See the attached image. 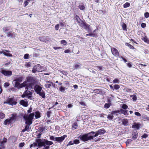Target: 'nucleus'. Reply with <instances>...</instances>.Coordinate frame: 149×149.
<instances>
[{
  "mask_svg": "<svg viewBox=\"0 0 149 149\" xmlns=\"http://www.w3.org/2000/svg\"><path fill=\"white\" fill-rule=\"evenodd\" d=\"M36 143L34 142L30 145V148L38 146L39 147L43 146L44 149H49V146L53 143L52 141H49L45 139H38L36 140Z\"/></svg>",
  "mask_w": 149,
  "mask_h": 149,
  "instance_id": "nucleus-1",
  "label": "nucleus"
},
{
  "mask_svg": "<svg viewBox=\"0 0 149 149\" xmlns=\"http://www.w3.org/2000/svg\"><path fill=\"white\" fill-rule=\"evenodd\" d=\"M37 83V81L36 79L31 76H28L26 78V81L20 84H19V88L25 87V89L28 90L29 89L32 88L33 86Z\"/></svg>",
  "mask_w": 149,
  "mask_h": 149,
  "instance_id": "nucleus-2",
  "label": "nucleus"
},
{
  "mask_svg": "<svg viewBox=\"0 0 149 149\" xmlns=\"http://www.w3.org/2000/svg\"><path fill=\"white\" fill-rule=\"evenodd\" d=\"M34 113H30L29 115L24 117L25 120V123L26 124L31 125L32 124V121L34 118Z\"/></svg>",
  "mask_w": 149,
  "mask_h": 149,
  "instance_id": "nucleus-3",
  "label": "nucleus"
},
{
  "mask_svg": "<svg viewBox=\"0 0 149 149\" xmlns=\"http://www.w3.org/2000/svg\"><path fill=\"white\" fill-rule=\"evenodd\" d=\"M93 136H89L87 134H86L83 135H81L79 138L80 140L82 141L85 142L88 140H91L93 139Z\"/></svg>",
  "mask_w": 149,
  "mask_h": 149,
  "instance_id": "nucleus-4",
  "label": "nucleus"
},
{
  "mask_svg": "<svg viewBox=\"0 0 149 149\" xmlns=\"http://www.w3.org/2000/svg\"><path fill=\"white\" fill-rule=\"evenodd\" d=\"M14 99L13 97H9L6 101L4 102L3 104H8L11 105H15L17 103V102L15 101H14Z\"/></svg>",
  "mask_w": 149,
  "mask_h": 149,
  "instance_id": "nucleus-5",
  "label": "nucleus"
},
{
  "mask_svg": "<svg viewBox=\"0 0 149 149\" xmlns=\"http://www.w3.org/2000/svg\"><path fill=\"white\" fill-rule=\"evenodd\" d=\"M42 71L41 66L40 64H38L35 65L32 70L33 73H35L36 72H41Z\"/></svg>",
  "mask_w": 149,
  "mask_h": 149,
  "instance_id": "nucleus-6",
  "label": "nucleus"
},
{
  "mask_svg": "<svg viewBox=\"0 0 149 149\" xmlns=\"http://www.w3.org/2000/svg\"><path fill=\"white\" fill-rule=\"evenodd\" d=\"M111 51L112 54L115 56L117 58L120 57L119 52L114 47H112L111 48Z\"/></svg>",
  "mask_w": 149,
  "mask_h": 149,
  "instance_id": "nucleus-7",
  "label": "nucleus"
},
{
  "mask_svg": "<svg viewBox=\"0 0 149 149\" xmlns=\"http://www.w3.org/2000/svg\"><path fill=\"white\" fill-rule=\"evenodd\" d=\"M1 72L4 75L7 77H10L12 75V72L10 70H1Z\"/></svg>",
  "mask_w": 149,
  "mask_h": 149,
  "instance_id": "nucleus-8",
  "label": "nucleus"
},
{
  "mask_svg": "<svg viewBox=\"0 0 149 149\" xmlns=\"http://www.w3.org/2000/svg\"><path fill=\"white\" fill-rule=\"evenodd\" d=\"M39 39L42 42H47L50 40V38L48 36H43L39 37Z\"/></svg>",
  "mask_w": 149,
  "mask_h": 149,
  "instance_id": "nucleus-9",
  "label": "nucleus"
},
{
  "mask_svg": "<svg viewBox=\"0 0 149 149\" xmlns=\"http://www.w3.org/2000/svg\"><path fill=\"white\" fill-rule=\"evenodd\" d=\"M106 132V131L104 128H102L98 130L95 132V133L94 136V137H96L99 134H104Z\"/></svg>",
  "mask_w": 149,
  "mask_h": 149,
  "instance_id": "nucleus-10",
  "label": "nucleus"
},
{
  "mask_svg": "<svg viewBox=\"0 0 149 149\" xmlns=\"http://www.w3.org/2000/svg\"><path fill=\"white\" fill-rule=\"evenodd\" d=\"M67 137V135L66 134L60 137H56V141L58 143H61L63 141L65 138Z\"/></svg>",
  "mask_w": 149,
  "mask_h": 149,
  "instance_id": "nucleus-11",
  "label": "nucleus"
},
{
  "mask_svg": "<svg viewBox=\"0 0 149 149\" xmlns=\"http://www.w3.org/2000/svg\"><path fill=\"white\" fill-rule=\"evenodd\" d=\"M12 84L14 87L19 88V77L17 76L12 81Z\"/></svg>",
  "mask_w": 149,
  "mask_h": 149,
  "instance_id": "nucleus-12",
  "label": "nucleus"
},
{
  "mask_svg": "<svg viewBox=\"0 0 149 149\" xmlns=\"http://www.w3.org/2000/svg\"><path fill=\"white\" fill-rule=\"evenodd\" d=\"M34 89L36 92L38 94L42 91V88L39 85L36 84L34 86Z\"/></svg>",
  "mask_w": 149,
  "mask_h": 149,
  "instance_id": "nucleus-13",
  "label": "nucleus"
},
{
  "mask_svg": "<svg viewBox=\"0 0 149 149\" xmlns=\"http://www.w3.org/2000/svg\"><path fill=\"white\" fill-rule=\"evenodd\" d=\"M9 118L13 124L17 120V116L16 114H13Z\"/></svg>",
  "mask_w": 149,
  "mask_h": 149,
  "instance_id": "nucleus-14",
  "label": "nucleus"
},
{
  "mask_svg": "<svg viewBox=\"0 0 149 149\" xmlns=\"http://www.w3.org/2000/svg\"><path fill=\"white\" fill-rule=\"evenodd\" d=\"M10 52L9 51H7L5 50H2L1 51V54H3L4 55L8 56H12V55L10 53Z\"/></svg>",
  "mask_w": 149,
  "mask_h": 149,
  "instance_id": "nucleus-15",
  "label": "nucleus"
},
{
  "mask_svg": "<svg viewBox=\"0 0 149 149\" xmlns=\"http://www.w3.org/2000/svg\"><path fill=\"white\" fill-rule=\"evenodd\" d=\"M26 96H27L28 98L29 99H31L32 92L27 90L25 91L24 92Z\"/></svg>",
  "mask_w": 149,
  "mask_h": 149,
  "instance_id": "nucleus-16",
  "label": "nucleus"
},
{
  "mask_svg": "<svg viewBox=\"0 0 149 149\" xmlns=\"http://www.w3.org/2000/svg\"><path fill=\"white\" fill-rule=\"evenodd\" d=\"M90 25L89 24H87L86 22L85 24H84V26L83 28L86 30L88 33H89L91 32V30L90 27Z\"/></svg>",
  "mask_w": 149,
  "mask_h": 149,
  "instance_id": "nucleus-17",
  "label": "nucleus"
},
{
  "mask_svg": "<svg viewBox=\"0 0 149 149\" xmlns=\"http://www.w3.org/2000/svg\"><path fill=\"white\" fill-rule=\"evenodd\" d=\"M7 141L6 138L4 137L3 139H0V146L3 145Z\"/></svg>",
  "mask_w": 149,
  "mask_h": 149,
  "instance_id": "nucleus-18",
  "label": "nucleus"
},
{
  "mask_svg": "<svg viewBox=\"0 0 149 149\" xmlns=\"http://www.w3.org/2000/svg\"><path fill=\"white\" fill-rule=\"evenodd\" d=\"M11 30V27L9 26L3 27V31L6 33H8V32L10 31Z\"/></svg>",
  "mask_w": 149,
  "mask_h": 149,
  "instance_id": "nucleus-19",
  "label": "nucleus"
},
{
  "mask_svg": "<svg viewBox=\"0 0 149 149\" xmlns=\"http://www.w3.org/2000/svg\"><path fill=\"white\" fill-rule=\"evenodd\" d=\"M39 95L41 96L42 98H45L46 97L45 93L43 90H42L40 92H39L38 94Z\"/></svg>",
  "mask_w": 149,
  "mask_h": 149,
  "instance_id": "nucleus-20",
  "label": "nucleus"
},
{
  "mask_svg": "<svg viewBox=\"0 0 149 149\" xmlns=\"http://www.w3.org/2000/svg\"><path fill=\"white\" fill-rule=\"evenodd\" d=\"M132 139L133 140L136 139L138 137V133L137 131L133 132L132 135Z\"/></svg>",
  "mask_w": 149,
  "mask_h": 149,
  "instance_id": "nucleus-21",
  "label": "nucleus"
},
{
  "mask_svg": "<svg viewBox=\"0 0 149 149\" xmlns=\"http://www.w3.org/2000/svg\"><path fill=\"white\" fill-rule=\"evenodd\" d=\"M12 124L10 119H6L3 122V124L5 125H11Z\"/></svg>",
  "mask_w": 149,
  "mask_h": 149,
  "instance_id": "nucleus-22",
  "label": "nucleus"
},
{
  "mask_svg": "<svg viewBox=\"0 0 149 149\" xmlns=\"http://www.w3.org/2000/svg\"><path fill=\"white\" fill-rule=\"evenodd\" d=\"M141 124L139 123H134V125L132 126V128H136L137 129H139L140 127L141 126Z\"/></svg>",
  "mask_w": 149,
  "mask_h": 149,
  "instance_id": "nucleus-23",
  "label": "nucleus"
},
{
  "mask_svg": "<svg viewBox=\"0 0 149 149\" xmlns=\"http://www.w3.org/2000/svg\"><path fill=\"white\" fill-rule=\"evenodd\" d=\"M20 104L25 107H27L28 106V102H26L23 100H22L20 101Z\"/></svg>",
  "mask_w": 149,
  "mask_h": 149,
  "instance_id": "nucleus-24",
  "label": "nucleus"
},
{
  "mask_svg": "<svg viewBox=\"0 0 149 149\" xmlns=\"http://www.w3.org/2000/svg\"><path fill=\"white\" fill-rule=\"evenodd\" d=\"M15 35L16 34L15 33H11L10 32H9L7 33V36L8 37L13 38L15 37Z\"/></svg>",
  "mask_w": 149,
  "mask_h": 149,
  "instance_id": "nucleus-25",
  "label": "nucleus"
},
{
  "mask_svg": "<svg viewBox=\"0 0 149 149\" xmlns=\"http://www.w3.org/2000/svg\"><path fill=\"white\" fill-rule=\"evenodd\" d=\"M122 122L123 125L126 126L127 125L128 121L127 119L124 118L122 120Z\"/></svg>",
  "mask_w": 149,
  "mask_h": 149,
  "instance_id": "nucleus-26",
  "label": "nucleus"
},
{
  "mask_svg": "<svg viewBox=\"0 0 149 149\" xmlns=\"http://www.w3.org/2000/svg\"><path fill=\"white\" fill-rule=\"evenodd\" d=\"M35 117L36 119L40 117V113L39 111H37L35 112Z\"/></svg>",
  "mask_w": 149,
  "mask_h": 149,
  "instance_id": "nucleus-27",
  "label": "nucleus"
},
{
  "mask_svg": "<svg viewBox=\"0 0 149 149\" xmlns=\"http://www.w3.org/2000/svg\"><path fill=\"white\" fill-rule=\"evenodd\" d=\"M77 23L79 24L80 23H81L83 20H82L77 15H76L75 17Z\"/></svg>",
  "mask_w": 149,
  "mask_h": 149,
  "instance_id": "nucleus-28",
  "label": "nucleus"
},
{
  "mask_svg": "<svg viewBox=\"0 0 149 149\" xmlns=\"http://www.w3.org/2000/svg\"><path fill=\"white\" fill-rule=\"evenodd\" d=\"M114 117L113 115L112 114V113L111 114H109L107 116V118L110 120H112Z\"/></svg>",
  "mask_w": 149,
  "mask_h": 149,
  "instance_id": "nucleus-29",
  "label": "nucleus"
},
{
  "mask_svg": "<svg viewBox=\"0 0 149 149\" xmlns=\"http://www.w3.org/2000/svg\"><path fill=\"white\" fill-rule=\"evenodd\" d=\"M93 92L97 94H100L102 92V91L100 89H95L93 90Z\"/></svg>",
  "mask_w": 149,
  "mask_h": 149,
  "instance_id": "nucleus-30",
  "label": "nucleus"
},
{
  "mask_svg": "<svg viewBox=\"0 0 149 149\" xmlns=\"http://www.w3.org/2000/svg\"><path fill=\"white\" fill-rule=\"evenodd\" d=\"M86 36H92L93 37H96L97 36V33H90L87 34L86 35Z\"/></svg>",
  "mask_w": 149,
  "mask_h": 149,
  "instance_id": "nucleus-31",
  "label": "nucleus"
},
{
  "mask_svg": "<svg viewBox=\"0 0 149 149\" xmlns=\"http://www.w3.org/2000/svg\"><path fill=\"white\" fill-rule=\"evenodd\" d=\"M142 40L145 42L148 43H149V40L146 36H145L143 38H142Z\"/></svg>",
  "mask_w": 149,
  "mask_h": 149,
  "instance_id": "nucleus-32",
  "label": "nucleus"
},
{
  "mask_svg": "<svg viewBox=\"0 0 149 149\" xmlns=\"http://www.w3.org/2000/svg\"><path fill=\"white\" fill-rule=\"evenodd\" d=\"M78 127V125L76 122H74L72 125V128L73 130L77 129Z\"/></svg>",
  "mask_w": 149,
  "mask_h": 149,
  "instance_id": "nucleus-33",
  "label": "nucleus"
},
{
  "mask_svg": "<svg viewBox=\"0 0 149 149\" xmlns=\"http://www.w3.org/2000/svg\"><path fill=\"white\" fill-rule=\"evenodd\" d=\"M121 26L123 30L125 31H127L126 25L123 22V23Z\"/></svg>",
  "mask_w": 149,
  "mask_h": 149,
  "instance_id": "nucleus-34",
  "label": "nucleus"
},
{
  "mask_svg": "<svg viewBox=\"0 0 149 149\" xmlns=\"http://www.w3.org/2000/svg\"><path fill=\"white\" fill-rule=\"evenodd\" d=\"M125 45H126L128 46L129 47V48L130 49H135V48L132 45H131L129 44L128 43H126L125 44Z\"/></svg>",
  "mask_w": 149,
  "mask_h": 149,
  "instance_id": "nucleus-35",
  "label": "nucleus"
},
{
  "mask_svg": "<svg viewBox=\"0 0 149 149\" xmlns=\"http://www.w3.org/2000/svg\"><path fill=\"white\" fill-rule=\"evenodd\" d=\"M31 63L29 62L28 63L26 62V64H25V66L27 68H29L31 67Z\"/></svg>",
  "mask_w": 149,
  "mask_h": 149,
  "instance_id": "nucleus-36",
  "label": "nucleus"
},
{
  "mask_svg": "<svg viewBox=\"0 0 149 149\" xmlns=\"http://www.w3.org/2000/svg\"><path fill=\"white\" fill-rule=\"evenodd\" d=\"M60 43L61 45L65 46L67 45V42L65 40H62L61 41Z\"/></svg>",
  "mask_w": 149,
  "mask_h": 149,
  "instance_id": "nucleus-37",
  "label": "nucleus"
},
{
  "mask_svg": "<svg viewBox=\"0 0 149 149\" xmlns=\"http://www.w3.org/2000/svg\"><path fill=\"white\" fill-rule=\"evenodd\" d=\"M32 0H26L25 1L23 4L24 7H25L28 4L29 2H30Z\"/></svg>",
  "mask_w": 149,
  "mask_h": 149,
  "instance_id": "nucleus-38",
  "label": "nucleus"
},
{
  "mask_svg": "<svg viewBox=\"0 0 149 149\" xmlns=\"http://www.w3.org/2000/svg\"><path fill=\"white\" fill-rule=\"evenodd\" d=\"M45 130V128L44 127H40L38 128V132L40 133L42 132L44 130Z\"/></svg>",
  "mask_w": 149,
  "mask_h": 149,
  "instance_id": "nucleus-39",
  "label": "nucleus"
},
{
  "mask_svg": "<svg viewBox=\"0 0 149 149\" xmlns=\"http://www.w3.org/2000/svg\"><path fill=\"white\" fill-rule=\"evenodd\" d=\"M130 3L128 2H126L123 5V7L125 8H127L130 6Z\"/></svg>",
  "mask_w": 149,
  "mask_h": 149,
  "instance_id": "nucleus-40",
  "label": "nucleus"
},
{
  "mask_svg": "<svg viewBox=\"0 0 149 149\" xmlns=\"http://www.w3.org/2000/svg\"><path fill=\"white\" fill-rule=\"evenodd\" d=\"M86 22H84L82 21L81 23H80L78 24L79 26H80L82 28L84 26V24H85Z\"/></svg>",
  "mask_w": 149,
  "mask_h": 149,
  "instance_id": "nucleus-41",
  "label": "nucleus"
},
{
  "mask_svg": "<svg viewBox=\"0 0 149 149\" xmlns=\"http://www.w3.org/2000/svg\"><path fill=\"white\" fill-rule=\"evenodd\" d=\"M86 22H84L82 21L81 23H80L78 24L79 26H80L82 28L84 26V24H85Z\"/></svg>",
  "mask_w": 149,
  "mask_h": 149,
  "instance_id": "nucleus-42",
  "label": "nucleus"
},
{
  "mask_svg": "<svg viewBox=\"0 0 149 149\" xmlns=\"http://www.w3.org/2000/svg\"><path fill=\"white\" fill-rule=\"evenodd\" d=\"M49 136L50 140L56 141V137H55L53 136H51L50 135H49Z\"/></svg>",
  "mask_w": 149,
  "mask_h": 149,
  "instance_id": "nucleus-43",
  "label": "nucleus"
},
{
  "mask_svg": "<svg viewBox=\"0 0 149 149\" xmlns=\"http://www.w3.org/2000/svg\"><path fill=\"white\" fill-rule=\"evenodd\" d=\"M65 87L61 86L59 88V91L61 92H64L65 91Z\"/></svg>",
  "mask_w": 149,
  "mask_h": 149,
  "instance_id": "nucleus-44",
  "label": "nucleus"
},
{
  "mask_svg": "<svg viewBox=\"0 0 149 149\" xmlns=\"http://www.w3.org/2000/svg\"><path fill=\"white\" fill-rule=\"evenodd\" d=\"M128 107L126 104H123L121 107V108L124 109L126 110L128 108Z\"/></svg>",
  "mask_w": 149,
  "mask_h": 149,
  "instance_id": "nucleus-45",
  "label": "nucleus"
},
{
  "mask_svg": "<svg viewBox=\"0 0 149 149\" xmlns=\"http://www.w3.org/2000/svg\"><path fill=\"white\" fill-rule=\"evenodd\" d=\"M113 87L114 90L115 89L116 90L120 88L119 85L118 84L114 85L113 86Z\"/></svg>",
  "mask_w": 149,
  "mask_h": 149,
  "instance_id": "nucleus-46",
  "label": "nucleus"
},
{
  "mask_svg": "<svg viewBox=\"0 0 149 149\" xmlns=\"http://www.w3.org/2000/svg\"><path fill=\"white\" fill-rule=\"evenodd\" d=\"M78 7L81 10H84L85 8V6L84 5H79V6Z\"/></svg>",
  "mask_w": 149,
  "mask_h": 149,
  "instance_id": "nucleus-47",
  "label": "nucleus"
},
{
  "mask_svg": "<svg viewBox=\"0 0 149 149\" xmlns=\"http://www.w3.org/2000/svg\"><path fill=\"white\" fill-rule=\"evenodd\" d=\"M110 106V105L109 103H105L104 105V108H106V109H108L109 108V107Z\"/></svg>",
  "mask_w": 149,
  "mask_h": 149,
  "instance_id": "nucleus-48",
  "label": "nucleus"
},
{
  "mask_svg": "<svg viewBox=\"0 0 149 149\" xmlns=\"http://www.w3.org/2000/svg\"><path fill=\"white\" fill-rule=\"evenodd\" d=\"M78 64H76L74 65V69H77L78 68H79L80 67V65L79 63H78Z\"/></svg>",
  "mask_w": 149,
  "mask_h": 149,
  "instance_id": "nucleus-49",
  "label": "nucleus"
},
{
  "mask_svg": "<svg viewBox=\"0 0 149 149\" xmlns=\"http://www.w3.org/2000/svg\"><path fill=\"white\" fill-rule=\"evenodd\" d=\"M80 143L79 140L75 139L73 140L74 144H77Z\"/></svg>",
  "mask_w": 149,
  "mask_h": 149,
  "instance_id": "nucleus-50",
  "label": "nucleus"
},
{
  "mask_svg": "<svg viewBox=\"0 0 149 149\" xmlns=\"http://www.w3.org/2000/svg\"><path fill=\"white\" fill-rule=\"evenodd\" d=\"M5 115L3 113L0 112V118L2 119L5 117Z\"/></svg>",
  "mask_w": 149,
  "mask_h": 149,
  "instance_id": "nucleus-51",
  "label": "nucleus"
},
{
  "mask_svg": "<svg viewBox=\"0 0 149 149\" xmlns=\"http://www.w3.org/2000/svg\"><path fill=\"white\" fill-rule=\"evenodd\" d=\"M130 97H132V100L134 101H136L137 100V97L136 95H131Z\"/></svg>",
  "mask_w": 149,
  "mask_h": 149,
  "instance_id": "nucleus-52",
  "label": "nucleus"
},
{
  "mask_svg": "<svg viewBox=\"0 0 149 149\" xmlns=\"http://www.w3.org/2000/svg\"><path fill=\"white\" fill-rule=\"evenodd\" d=\"M113 82L114 83H118V84L119 82V80L118 79H115L113 80Z\"/></svg>",
  "mask_w": 149,
  "mask_h": 149,
  "instance_id": "nucleus-53",
  "label": "nucleus"
},
{
  "mask_svg": "<svg viewBox=\"0 0 149 149\" xmlns=\"http://www.w3.org/2000/svg\"><path fill=\"white\" fill-rule=\"evenodd\" d=\"M112 114L113 115L114 114H115L116 113H118L119 114H120V113L119 110H117L115 111H112Z\"/></svg>",
  "mask_w": 149,
  "mask_h": 149,
  "instance_id": "nucleus-54",
  "label": "nucleus"
},
{
  "mask_svg": "<svg viewBox=\"0 0 149 149\" xmlns=\"http://www.w3.org/2000/svg\"><path fill=\"white\" fill-rule=\"evenodd\" d=\"M8 90L10 92L14 91V92H15L16 91V89L15 88H14L13 87L9 88L8 89Z\"/></svg>",
  "mask_w": 149,
  "mask_h": 149,
  "instance_id": "nucleus-55",
  "label": "nucleus"
},
{
  "mask_svg": "<svg viewBox=\"0 0 149 149\" xmlns=\"http://www.w3.org/2000/svg\"><path fill=\"white\" fill-rule=\"evenodd\" d=\"M45 87L47 88H49L51 86V85L50 84L47 83L45 84Z\"/></svg>",
  "mask_w": 149,
  "mask_h": 149,
  "instance_id": "nucleus-56",
  "label": "nucleus"
},
{
  "mask_svg": "<svg viewBox=\"0 0 149 149\" xmlns=\"http://www.w3.org/2000/svg\"><path fill=\"white\" fill-rule=\"evenodd\" d=\"M31 125L26 124V125L25 126V127L24 129V130H27L29 129V126Z\"/></svg>",
  "mask_w": 149,
  "mask_h": 149,
  "instance_id": "nucleus-57",
  "label": "nucleus"
},
{
  "mask_svg": "<svg viewBox=\"0 0 149 149\" xmlns=\"http://www.w3.org/2000/svg\"><path fill=\"white\" fill-rule=\"evenodd\" d=\"M52 113L50 111H47V116L48 118H49L50 117V115Z\"/></svg>",
  "mask_w": 149,
  "mask_h": 149,
  "instance_id": "nucleus-58",
  "label": "nucleus"
},
{
  "mask_svg": "<svg viewBox=\"0 0 149 149\" xmlns=\"http://www.w3.org/2000/svg\"><path fill=\"white\" fill-rule=\"evenodd\" d=\"M10 85V84L8 82H6L4 83V86L6 88Z\"/></svg>",
  "mask_w": 149,
  "mask_h": 149,
  "instance_id": "nucleus-59",
  "label": "nucleus"
},
{
  "mask_svg": "<svg viewBox=\"0 0 149 149\" xmlns=\"http://www.w3.org/2000/svg\"><path fill=\"white\" fill-rule=\"evenodd\" d=\"M29 55L28 54H25L24 56V58L25 59H27L29 58Z\"/></svg>",
  "mask_w": 149,
  "mask_h": 149,
  "instance_id": "nucleus-60",
  "label": "nucleus"
},
{
  "mask_svg": "<svg viewBox=\"0 0 149 149\" xmlns=\"http://www.w3.org/2000/svg\"><path fill=\"white\" fill-rule=\"evenodd\" d=\"M145 17L146 18H148L149 17V13L148 12H146L144 14Z\"/></svg>",
  "mask_w": 149,
  "mask_h": 149,
  "instance_id": "nucleus-61",
  "label": "nucleus"
},
{
  "mask_svg": "<svg viewBox=\"0 0 149 149\" xmlns=\"http://www.w3.org/2000/svg\"><path fill=\"white\" fill-rule=\"evenodd\" d=\"M65 53H70L71 52V50L69 49H67L64 51Z\"/></svg>",
  "mask_w": 149,
  "mask_h": 149,
  "instance_id": "nucleus-62",
  "label": "nucleus"
},
{
  "mask_svg": "<svg viewBox=\"0 0 149 149\" xmlns=\"http://www.w3.org/2000/svg\"><path fill=\"white\" fill-rule=\"evenodd\" d=\"M128 111L127 110H125L123 114L124 115H126V116L128 115Z\"/></svg>",
  "mask_w": 149,
  "mask_h": 149,
  "instance_id": "nucleus-63",
  "label": "nucleus"
},
{
  "mask_svg": "<svg viewBox=\"0 0 149 149\" xmlns=\"http://www.w3.org/2000/svg\"><path fill=\"white\" fill-rule=\"evenodd\" d=\"M148 136V135L146 134H143V135L141 136V137L142 138H146Z\"/></svg>",
  "mask_w": 149,
  "mask_h": 149,
  "instance_id": "nucleus-64",
  "label": "nucleus"
}]
</instances>
